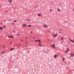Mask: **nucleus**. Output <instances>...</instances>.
I'll use <instances>...</instances> for the list:
<instances>
[{"instance_id":"nucleus-1","label":"nucleus","mask_w":74,"mask_h":74,"mask_svg":"<svg viewBox=\"0 0 74 74\" xmlns=\"http://www.w3.org/2000/svg\"><path fill=\"white\" fill-rule=\"evenodd\" d=\"M8 37L9 38H13L14 37L12 35H10L8 36Z\"/></svg>"},{"instance_id":"nucleus-2","label":"nucleus","mask_w":74,"mask_h":74,"mask_svg":"<svg viewBox=\"0 0 74 74\" xmlns=\"http://www.w3.org/2000/svg\"><path fill=\"white\" fill-rule=\"evenodd\" d=\"M23 27H24V26H25V27H27V25L25 24H23Z\"/></svg>"},{"instance_id":"nucleus-3","label":"nucleus","mask_w":74,"mask_h":74,"mask_svg":"<svg viewBox=\"0 0 74 74\" xmlns=\"http://www.w3.org/2000/svg\"><path fill=\"white\" fill-rule=\"evenodd\" d=\"M69 40L70 41H71V42H72L73 43H74V40L73 41V40H71V39H69Z\"/></svg>"},{"instance_id":"nucleus-4","label":"nucleus","mask_w":74,"mask_h":74,"mask_svg":"<svg viewBox=\"0 0 74 74\" xmlns=\"http://www.w3.org/2000/svg\"><path fill=\"white\" fill-rule=\"evenodd\" d=\"M58 36V35L57 34H55V35L54 36V38H55L56 37H57Z\"/></svg>"},{"instance_id":"nucleus-5","label":"nucleus","mask_w":74,"mask_h":74,"mask_svg":"<svg viewBox=\"0 0 74 74\" xmlns=\"http://www.w3.org/2000/svg\"><path fill=\"white\" fill-rule=\"evenodd\" d=\"M5 48V46L4 45L3 46L2 48L4 49Z\"/></svg>"},{"instance_id":"nucleus-6","label":"nucleus","mask_w":74,"mask_h":74,"mask_svg":"<svg viewBox=\"0 0 74 74\" xmlns=\"http://www.w3.org/2000/svg\"><path fill=\"white\" fill-rule=\"evenodd\" d=\"M71 56H73V57L74 56V54H73L72 53H71Z\"/></svg>"},{"instance_id":"nucleus-7","label":"nucleus","mask_w":74,"mask_h":74,"mask_svg":"<svg viewBox=\"0 0 74 74\" xmlns=\"http://www.w3.org/2000/svg\"><path fill=\"white\" fill-rule=\"evenodd\" d=\"M54 58H56V57H57V55H55L54 56Z\"/></svg>"},{"instance_id":"nucleus-8","label":"nucleus","mask_w":74,"mask_h":74,"mask_svg":"<svg viewBox=\"0 0 74 74\" xmlns=\"http://www.w3.org/2000/svg\"><path fill=\"white\" fill-rule=\"evenodd\" d=\"M44 27H48V26L45 25H44Z\"/></svg>"},{"instance_id":"nucleus-9","label":"nucleus","mask_w":74,"mask_h":74,"mask_svg":"<svg viewBox=\"0 0 74 74\" xmlns=\"http://www.w3.org/2000/svg\"><path fill=\"white\" fill-rule=\"evenodd\" d=\"M9 1L10 3H11L12 2V0H9Z\"/></svg>"},{"instance_id":"nucleus-10","label":"nucleus","mask_w":74,"mask_h":74,"mask_svg":"<svg viewBox=\"0 0 74 74\" xmlns=\"http://www.w3.org/2000/svg\"><path fill=\"white\" fill-rule=\"evenodd\" d=\"M13 49H13V48H12L10 49V51H13Z\"/></svg>"},{"instance_id":"nucleus-11","label":"nucleus","mask_w":74,"mask_h":74,"mask_svg":"<svg viewBox=\"0 0 74 74\" xmlns=\"http://www.w3.org/2000/svg\"><path fill=\"white\" fill-rule=\"evenodd\" d=\"M51 46L52 47V48H54V46L52 45H51Z\"/></svg>"},{"instance_id":"nucleus-12","label":"nucleus","mask_w":74,"mask_h":74,"mask_svg":"<svg viewBox=\"0 0 74 74\" xmlns=\"http://www.w3.org/2000/svg\"><path fill=\"white\" fill-rule=\"evenodd\" d=\"M0 30H3V28H2V27H0Z\"/></svg>"},{"instance_id":"nucleus-13","label":"nucleus","mask_w":74,"mask_h":74,"mask_svg":"<svg viewBox=\"0 0 74 74\" xmlns=\"http://www.w3.org/2000/svg\"><path fill=\"white\" fill-rule=\"evenodd\" d=\"M38 41L39 42H40V43L41 42V41H40V40H38Z\"/></svg>"},{"instance_id":"nucleus-14","label":"nucleus","mask_w":74,"mask_h":74,"mask_svg":"<svg viewBox=\"0 0 74 74\" xmlns=\"http://www.w3.org/2000/svg\"><path fill=\"white\" fill-rule=\"evenodd\" d=\"M40 15H41V14H38V16H40Z\"/></svg>"},{"instance_id":"nucleus-15","label":"nucleus","mask_w":74,"mask_h":74,"mask_svg":"<svg viewBox=\"0 0 74 74\" xmlns=\"http://www.w3.org/2000/svg\"><path fill=\"white\" fill-rule=\"evenodd\" d=\"M39 46H41V44H39Z\"/></svg>"},{"instance_id":"nucleus-16","label":"nucleus","mask_w":74,"mask_h":74,"mask_svg":"<svg viewBox=\"0 0 74 74\" xmlns=\"http://www.w3.org/2000/svg\"><path fill=\"white\" fill-rule=\"evenodd\" d=\"M35 41H36V42H38V40H35Z\"/></svg>"},{"instance_id":"nucleus-17","label":"nucleus","mask_w":74,"mask_h":74,"mask_svg":"<svg viewBox=\"0 0 74 74\" xmlns=\"http://www.w3.org/2000/svg\"><path fill=\"white\" fill-rule=\"evenodd\" d=\"M67 52H68V51L66 50V51H65V53H67Z\"/></svg>"},{"instance_id":"nucleus-18","label":"nucleus","mask_w":74,"mask_h":74,"mask_svg":"<svg viewBox=\"0 0 74 74\" xmlns=\"http://www.w3.org/2000/svg\"><path fill=\"white\" fill-rule=\"evenodd\" d=\"M31 25H28V27H31Z\"/></svg>"},{"instance_id":"nucleus-19","label":"nucleus","mask_w":74,"mask_h":74,"mask_svg":"<svg viewBox=\"0 0 74 74\" xmlns=\"http://www.w3.org/2000/svg\"><path fill=\"white\" fill-rule=\"evenodd\" d=\"M67 50L68 51H69V49H68V48H67Z\"/></svg>"},{"instance_id":"nucleus-20","label":"nucleus","mask_w":74,"mask_h":74,"mask_svg":"<svg viewBox=\"0 0 74 74\" xmlns=\"http://www.w3.org/2000/svg\"><path fill=\"white\" fill-rule=\"evenodd\" d=\"M63 60L64 61V58H63Z\"/></svg>"},{"instance_id":"nucleus-21","label":"nucleus","mask_w":74,"mask_h":74,"mask_svg":"<svg viewBox=\"0 0 74 74\" xmlns=\"http://www.w3.org/2000/svg\"><path fill=\"white\" fill-rule=\"evenodd\" d=\"M61 40H63V38H61Z\"/></svg>"},{"instance_id":"nucleus-22","label":"nucleus","mask_w":74,"mask_h":74,"mask_svg":"<svg viewBox=\"0 0 74 74\" xmlns=\"http://www.w3.org/2000/svg\"><path fill=\"white\" fill-rule=\"evenodd\" d=\"M53 45L54 46H55V44H53Z\"/></svg>"},{"instance_id":"nucleus-23","label":"nucleus","mask_w":74,"mask_h":74,"mask_svg":"<svg viewBox=\"0 0 74 74\" xmlns=\"http://www.w3.org/2000/svg\"><path fill=\"white\" fill-rule=\"evenodd\" d=\"M3 27H4V28H5V26H4Z\"/></svg>"},{"instance_id":"nucleus-24","label":"nucleus","mask_w":74,"mask_h":74,"mask_svg":"<svg viewBox=\"0 0 74 74\" xmlns=\"http://www.w3.org/2000/svg\"><path fill=\"white\" fill-rule=\"evenodd\" d=\"M60 30L62 31V29H60Z\"/></svg>"},{"instance_id":"nucleus-25","label":"nucleus","mask_w":74,"mask_h":74,"mask_svg":"<svg viewBox=\"0 0 74 74\" xmlns=\"http://www.w3.org/2000/svg\"><path fill=\"white\" fill-rule=\"evenodd\" d=\"M58 11H60V9H58Z\"/></svg>"},{"instance_id":"nucleus-26","label":"nucleus","mask_w":74,"mask_h":74,"mask_svg":"<svg viewBox=\"0 0 74 74\" xmlns=\"http://www.w3.org/2000/svg\"><path fill=\"white\" fill-rule=\"evenodd\" d=\"M16 22V21H14V22Z\"/></svg>"},{"instance_id":"nucleus-27","label":"nucleus","mask_w":74,"mask_h":74,"mask_svg":"<svg viewBox=\"0 0 74 74\" xmlns=\"http://www.w3.org/2000/svg\"><path fill=\"white\" fill-rule=\"evenodd\" d=\"M21 42H22L23 40H21Z\"/></svg>"},{"instance_id":"nucleus-28","label":"nucleus","mask_w":74,"mask_h":74,"mask_svg":"<svg viewBox=\"0 0 74 74\" xmlns=\"http://www.w3.org/2000/svg\"><path fill=\"white\" fill-rule=\"evenodd\" d=\"M27 38H28L27 37H25V38H26V39Z\"/></svg>"},{"instance_id":"nucleus-29","label":"nucleus","mask_w":74,"mask_h":74,"mask_svg":"<svg viewBox=\"0 0 74 74\" xmlns=\"http://www.w3.org/2000/svg\"><path fill=\"white\" fill-rule=\"evenodd\" d=\"M33 38H34V39H35V38L33 37Z\"/></svg>"},{"instance_id":"nucleus-30","label":"nucleus","mask_w":74,"mask_h":74,"mask_svg":"<svg viewBox=\"0 0 74 74\" xmlns=\"http://www.w3.org/2000/svg\"><path fill=\"white\" fill-rule=\"evenodd\" d=\"M52 36H53V37H54V36H53V35H52Z\"/></svg>"},{"instance_id":"nucleus-31","label":"nucleus","mask_w":74,"mask_h":74,"mask_svg":"<svg viewBox=\"0 0 74 74\" xmlns=\"http://www.w3.org/2000/svg\"><path fill=\"white\" fill-rule=\"evenodd\" d=\"M52 11V10L51 9V10H50V11Z\"/></svg>"},{"instance_id":"nucleus-32","label":"nucleus","mask_w":74,"mask_h":74,"mask_svg":"<svg viewBox=\"0 0 74 74\" xmlns=\"http://www.w3.org/2000/svg\"><path fill=\"white\" fill-rule=\"evenodd\" d=\"M18 47H20V45H18Z\"/></svg>"},{"instance_id":"nucleus-33","label":"nucleus","mask_w":74,"mask_h":74,"mask_svg":"<svg viewBox=\"0 0 74 74\" xmlns=\"http://www.w3.org/2000/svg\"><path fill=\"white\" fill-rule=\"evenodd\" d=\"M12 24L13 25H14V23H12Z\"/></svg>"},{"instance_id":"nucleus-34","label":"nucleus","mask_w":74,"mask_h":74,"mask_svg":"<svg viewBox=\"0 0 74 74\" xmlns=\"http://www.w3.org/2000/svg\"><path fill=\"white\" fill-rule=\"evenodd\" d=\"M31 33H32V32H31Z\"/></svg>"},{"instance_id":"nucleus-35","label":"nucleus","mask_w":74,"mask_h":74,"mask_svg":"<svg viewBox=\"0 0 74 74\" xmlns=\"http://www.w3.org/2000/svg\"><path fill=\"white\" fill-rule=\"evenodd\" d=\"M5 22H6V20H5Z\"/></svg>"},{"instance_id":"nucleus-36","label":"nucleus","mask_w":74,"mask_h":74,"mask_svg":"<svg viewBox=\"0 0 74 74\" xmlns=\"http://www.w3.org/2000/svg\"><path fill=\"white\" fill-rule=\"evenodd\" d=\"M14 33H15V31H14Z\"/></svg>"},{"instance_id":"nucleus-37","label":"nucleus","mask_w":74,"mask_h":74,"mask_svg":"<svg viewBox=\"0 0 74 74\" xmlns=\"http://www.w3.org/2000/svg\"><path fill=\"white\" fill-rule=\"evenodd\" d=\"M59 33H61V32H60Z\"/></svg>"},{"instance_id":"nucleus-38","label":"nucleus","mask_w":74,"mask_h":74,"mask_svg":"<svg viewBox=\"0 0 74 74\" xmlns=\"http://www.w3.org/2000/svg\"><path fill=\"white\" fill-rule=\"evenodd\" d=\"M11 44H12V42H11Z\"/></svg>"},{"instance_id":"nucleus-39","label":"nucleus","mask_w":74,"mask_h":74,"mask_svg":"<svg viewBox=\"0 0 74 74\" xmlns=\"http://www.w3.org/2000/svg\"><path fill=\"white\" fill-rule=\"evenodd\" d=\"M48 32H49V30L48 31Z\"/></svg>"},{"instance_id":"nucleus-40","label":"nucleus","mask_w":74,"mask_h":74,"mask_svg":"<svg viewBox=\"0 0 74 74\" xmlns=\"http://www.w3.org/2000/svg\"><path fill=\"white\" fill-rule=\"evenodd\" d=\"M18 35H19V34H17V36H18Z\"/></svg>"},{"instance_id":"nucleus-41","label":"nucleus","mask_w":74,"mask_h":74,"mask_svg":"<svg viewBox=\"0 0 74 74\" xmlns=\"http://www.w3.org/2000/svg\"><path fill=\"white\" fill-rule=\"evenodd\" d=\"M9 22H10V20H9Z\"/></svg>"},{"instance_id":"nucleus-42","label":"nucleus","mask_w":74,"mask_h":74,"mask_svg":"<svg viewBox=\"0 0 74 74\" xmlns=\"http://www.w3.org/2000/svg\"><path fill=\"white\" fill-rule=\"evenodd\" d=\"M3 53H4V51H3Z\"/></svg>"},{"instance_id":"nucleus-43","label":"nucleus","mask_w":74,"mask_h":74,"mask_svg":"<svg viewBox=\"0 0 74 74\" xmlns=\"http://www.w3.org/2000/svg\"><path fill=\"white\" fill-rule=\"evenodd\" d=\"M30 19H28V21H30Z\"/></svg>"},{"instance_id":"nucleus-44","label":"nucleus","mask_w":74,"mask_h":74,"mask_svg":"<svg viewBox=\"0 0 74 74\" xmlns=\"http://www.w3.org/2000/svg\"><path fill=\"white\" fill-rule=\"evenodd\" d=\"M54 48H55V47L54 46Z\"/></svg>"},{"instance_id":"nucleus-45","label":"nucleus","mask_w":74,"mask_h":74,"mask_svg":"<svg viewBox=\"0 0 74 74\" xmlns=\"http://www.w3.org/2000/svg\"><path fill=\"white\" fill-rule=\"evenodd\" d=\"M26 21H27V19H26Z\"/></svg>"},{"instance_id":"nucleus-46","label":"nucleus","mask_w":74,"mask_h":74,"mask_svg":"<svg viewBox=\"0 0 74 74\" xmlns=\"http://www.w3.org/2000/svg\"><path fill=\"white\" fill-rule=\"evenodd\" d=\"M68 45H67V47H68Z\"/></svg>"},{"instance_id":"nucleus-47","label":"nucleus","mask_w":74,"mask_h":74,"mask_svg":"<svg viewBox=\"0 0 74 74\" xmlns=\"http://www.w3.org/2000/svg\"><path fill=\"white\" fill-rule=\"evenodd\" d=\"M8 12V11H6V12Z\"/></svg>"},{"instance_id":"nucleus-48","label":"nucleus","mask_w":74,"mask_h":74,"mask_svg":"<svg viewBox=\"0 0 74 74\" xmlns=\"http://www.w3.org/2000/svg\"><path fill=\"white\" fill-rule=\"evenodd\" d=\"M48 40H49V39Z\"/></svg>"},{"instance_id":"nucleus-49","label":"nucleus","mask_w":74,"mask_h":74,"mask_svg":"<svg viewBox=\"0 0 74 74\" xmlns=\"http://www.w3.org/2000/svg\"><path fill=\"white\" fill-rule=\"evenodd\" d=\"M2 53H1V54H2Z\"/></svg>"},{"instance_id":"nucleus-50","label":"nucleus","mask_w":74,"mask_h":74,"mask_svg":"<svg viewBox=\"0 0 74 74\" xmlns=\"http://www.w3.org/2000/svg\"><path fill=\"white\" fill-rule=\"evenodd\" d=\"M29 29L30 30V28Z\"/></svg>"},{"instance_id":"nucleus-51","label":"nucleus","mask_w":74,"mask_h":74,"mask_svg":"<svg viewBox=\"0 0 74 74\" xmlns=\"http://www.w3.org/2000/svg\"><path fill=\"white\" fill-rule=\"evenodd\" d=\"M20 35H21V34H20Z\"/></svg>"},{"instance_id":"nucleus-52","label":"nucleus","mask_w":74,"mask_h":74,"mask_svg":"<svg viewBox=\"0 0 74 74\" xmlns=\"http://www.w3.org/2000/svg\"><path fill=\"white\" fill-rule=\"evenodd\" d=\"M65 23H66V22H65Z\"/></svg>"},{"instance_id":"nucleus-53","label":"nucleus","mask_w":74,"mask_h":74,"mask_svg":"<svg viewBox=\"0 0 74 74\" xmlns=\"http://www.w3.org/2000/svg\"><path fill=\"white\" fill-rule=\"evenodd\" d=\"M17 47H18V46H17Z\"/></svg>"},{"instance_id":"nucleus-54","label":"nucleus","mask_w":74,"mask_h":74,"mask_svg":"<svg viewBox=\"0 0 74 74\" xmlns=\"http://www.w3.org/2000/svg\"><path fill=\"white\" fill-rule=\"evenodd\" d=\"M44 52H45V51H44Z\"/></svg>"},{"instance_id":"nucleus-55","label":"nucleus","mask_w":74,"mask_h":74,"mask_svg":"<svg viewBox=\"0 0 74 74\" xmlns=\"http://www.w3.org/2000/svg\"><path fill=\"white\" fill-rule=\"evenodd\" d=\"M14 9H15V8Z\"/></svg>"},{"instance_id":"nucleus-56","label":"nucleus","mask_w":74,"mask_h":74,"mask_svg":"<svg viewBox=\"0 0 74 74\" xmlns=\"http://www.w3.org/2000/svg\"><path fill=\"white\" fill-rule=\"evenodd\" d=\"M73 40H74V38L73 39Z\"/></svg>"}]
</instances>
